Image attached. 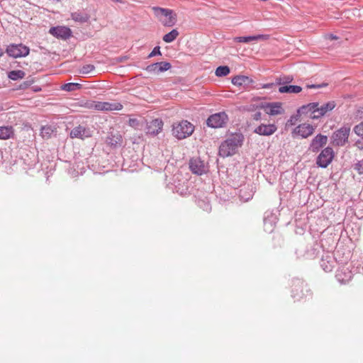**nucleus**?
<instances>
[{
    "label": "nucleus",
    "mask_w": 363,
    "mask_h": 363,
    "mask_svg": "<svg viewBox=\"0 0 363 363\" xmlns=\"http://www.w3.org/2000/svg\"><path fill=\"white\" fill-rule=\"evenodd\" d=\"M230 72V68L228 66H219L216 68L215 74L217 77H225Z\"/></svg>",
    "instance_id": "obj_33"
},
{
    "label": "nucleus",
    "mask_w": 363,
    "mask_h": 363,
    "mask_svg": "<svg viewBox=\"0 0 363 363\" xmlns=\"http://www.w3.org/2000/svg\"><path fill=\"white\" fill-rule=\"evenodd\" d=\"M334 151L332 147L324 148L316 158V164L321 168H326L333 161Z\"/></svg>",
    "instance_id": "obj_6"
},
{
    "label": "nucleus",
    "mask_w": 363,
    "mask_h": 363,
    "mask_svg": "<svg viewBox=\"0 0 363 363\" xmlns=\"http://www.w3.org/2000/svg\"><path fill=\"white\" fill-rule=\"evenodd\" d=\"M353 130L358 136L363 138V121L355 125Z\"/></svg>",
    "instance_id": "obj_37"
},
{
    "label": "nucleus",
    "mask_w": 363,
    "mask_h": 363,
    "mask_svg": "<svg viewBox=\"0 0 363 363\" xmlns=\"http://www.w3.org/2000/svg\"><path fill=\"white\" fill-rule=\"evenodd\" d=\"M13 135V128L11 126L0 127V139L6 140Z\"/></svg>",
    "instance_id": "obj_26"
},
{
    "label": "nucleus",
    "mask_w": 363,
    "mask_h": 363,
    "mask_svg": "<svg viewBox=\"0 0 363 363\" xmlns=\"http://www.w3.org/2000/svg\"><path fill=\"white\" fill-rule=\"evenodd\" d=\"M362 140H358L354 145L360 150H363V138Z\"/></svg>",
    "instance_id": "obj_45"
},
{
    "label": "nucleus",
    "mask_w": 363,
    "mask_h": 363,
    "mask_svg": "<svg viewBox=\"0 0 363 363\" xmlns=\"http://www.w3.org/2000/svg\"><path fill=\"white\" fill-rule=\"evenodd\" d=\"M6 53L12 58L24 57L29 55L30 48L23 45L19 44H10L6 48Z\"/></svg>",
    "instance_id": "obj_3"
},
{
    "label": "nucleus",
    "mask_w": 363,
    "mask_h": 363,
    "mask_svg": "<svg viewBox=\"0 0 363 363\" xmlns=\"http://www.w3.org/2000/svg\"><path fill=\"white\" fill-rule=\"evenodd\" d=\"M245 137L241 133H234L220 144L219 147V155L222 157H228L235 155L244 142Z\"/></svg>",
    "instance_id": "obj_1"
},
{
    "label": "nucleus",
    "mask_w": 363,
    "mask_h": 363,
    "mask_svg": "<svg viewBox=\"0 0 363 363\" xmlns=\"http://www.w3.org/2000/svg\"><path fill=\"white\" fill-rule=\"evenodd\" d=\"M231 82L233 85L237 86H249L252 80L247 76L244 75H236L233 77Z\"/></svg>",
    "instance_id": "obj_22"
},
{
    "label": "nucleus",
    "mask_w": 363,
    "mask_h": 363,
    "mask_svg": "<svg viewBox=\"0 0 363 363\" xmlns=\"http://www.w3.org/2000/svg\"><path fill=\"white\" fill-rule=\"evenodd\" d=\"M153 11H155V14L159 17V16H164L167 17L168 14L172 13V9H164L160 7H153Z\"/></svg>",
    "instance_id": "obj_32"
},
{
    "label": "nucleus",
    "mask_w": 363,
    "mask_h": 363,
    "mask_svg": "<svg viewBox=\"0 0 363 363\" xmlns=\"http://www.w3.org/2000/svg\"><path fill=\"white\" fill-rule=\"evenodd\" d=\"M292 287L291 296L295 301L301 300L305 296L304 288H306V286L304 282L298 279H294ZM305 289L306 291L308 292V289Z\"/></svg>",
    "instance_id": "obj_8"
},
{
    "label": "nucleus",
    "mask_w": 363,
    "mask_h": 363,
    "mask_svg": "<svg viewBox=\"0 0 363 363\" xmlns=\"http://www.w3.org/2000/svg\"><path fill=\"white\" fill-rule=\"evenodd\" d=\"M179 35V31L177 29L172 30L169 33L165 34L162 40L165 43H172L173 42Z\"/></svg>",
    "instance_id": "obj_29"
},
{
    "label": "nucleus",
    "mask_w": 363,
    "mask_h": 363,
    "mask_svg": "<svg viewBox=\"0 0 363 363\" xmlns=\"http://www.w3.org/2000/svg\"><path fill=\"white\" fill-rule=\"evenodd\" d=\"M26 75V73L23 70H13L9 72L8 77L13 81H16L20 79H23Z\"/></svg>",
    "instance_id": "obj_30"
},
{
    "label": "nucleus",
    "mask_w": 363,
    "mask_h": 363,
    "mask_svg": "<svg viewBox=\"0 0 363 363\" xmlns=\"http://www.w3.org/2000/svg\"><path fill=\"white\" fill-rule=\"evenodd\" d=\"M272 86L270 84H267L263 86V88H269Z\"/></svg>",
    "instance_id": "obj_49"
},
{
    "label": "nucleus",
    "mask_w": 363,
    "mask_h": 363,
    "mask_svg": "<svg viewBox=\"0 0 363 363\" xmlns=\"http://www.w3.org/2000/svg\"><path fill=\"white\" fill-rule=\"evenodd\" d=\"M354 169L359 174H363V159L358 161L354 165Z\"/></svg>",
    "instance_id": "obj_40"
},
{
    "label": "nucleus",
    "mask_w": 363,
    "mask_h": 363,
    "mask_svg": "<svg viewBox=\"0 0 363 363\" xmlns=\"http://www.w3.org/2000/svg\"><path fill=\"white\" fill-rule=\"evenodd\" d=\"M31 84V82L30 81H26V82H23L21 86H20V88L21 89H26L27 87H28Z\"/></svg>",
    "instance_id": "obj_46"
},
{
    "label": "nucleus",
    "mask_w": 363,
    "mask_h": 363,
    "mask_svg": "<svg viewBox=\"0 0 363 363\" xmlns=\"http://www.w3.org/2000/svg\"><path fill=\"white\" fill-rule=\"evenodd\" d=\"M242 191H243L242 189H241V190H240V197H241L243 200H245V201H248L250 198H252V194H250V195H249V196H247V197H245V196L242 194Z\"/></svg>",
    "instance_id": "obj_47"
},
{
    "label": "nucleus",
    "mask_w": 363,
    "mask_h": 363,
    "mask_svg": "<svg viewBox=\"0 0 363 363\" xmlns=\"http://www.w3.org/2000/svg\"><path fill=\"white\" fill-rule=\"evenodd\" d=\"M314 130L315 129L313 125L310 124L302 123L294 129L292 134L299 135L302 138H307L313 133Z\"/></svg>",
    "instance_id": "obj_13"
},
{
    "label": "nucleus",
    "mask_w": 363,
    "mask_h": 363,
    "mask_svg": "<svg viewBox=\"0 0 363 363\" xmlns=\"http://www.w3.org/2000/svg\"><path fill=\"white\" fill-rule=\"evenodd\" d=\"M72 20L81 23H86L89 19V15L86 13L76 11L71 13Z\"/></svg>",
    "instance_id": "obj_23"
},
{
    "label": "nucleus",
    "mask_w": 363,
    "mask_h": 363,
    "mask_svg": "<svg viewBox=\"0 0 363 363\" xmlns=\"http://www.w3.org/2000/svg\"><path fill=\"white\" fill-rule=\"evenodd\" d=\"M172 67V65L168 62H155L147 65L145 70L149 73L159 74L169 70Z\"/></svg>",
    "instance_id": "obj_12"
},
{
    "label": "nucleus",
    "mask_w": 363,
    "mask_h": 363,
    "mask_svg": "<svg viewBox=\"0 0 363 363\" xmlns=\"http://www.w3.org/2000/svg\"><path fill=\"white\" fill-rule=\"evenodd\" d=\"M94 69L95 67L93 65H86L81 68L80 73L86 74L92 72Z\"/></svg>",
    "instance_id": "obj_35"
},
{
    "label": "nucleus",
    "mask_w": 363,
    "mask_h": 363,
    "mask_svg": "<svg viewBox=\"0 0 363 363\" xmlns=\"http://www.w3.org/2000/svg\"><path fill=\"white\" fill-rule=\"evenodd\" d=\"M189 169L192 173L197 175H202L208 171V168L204 162L200 157H192L190 159Z\"/></svg>",
    "instance_id": "obj_7"
},
{
    "label": "nucleus",
    "mask_w": 363,
    "mask_h": 363,
    "mask_svg": "<svg viewBox=\"0 0 363 363\" xmlns=\"http://www.w3.org/2000/svg\"><path fill=\"white\" fill-rule=\"evenodd\" d=\"M266 113L267 114L275 116L281 114L284 112V109L281 106V103L274 102L269 103L266 106Z\"/></svg>",
    "instance_id": "obj_21"
},
{
    "label": "nucleus",
    "mask_w": 363,
    "mask_h": 363,
    "mask_svg": "<svg viewBox=\"0 0 363 363\" xmlns=\"http://www.w3.org/2000/svg\"><path fill=\"white\" fill-rule=\"evenodd\" d=\"M82 85L79 83H67L62 86V89L66 91H74L82 89Z\"/></svg>",
    "instance_id": "obj_31"
},
{
    "label": "nucleus",
    "mask_w": 363,
    "mask_h": 363,
    "mask_svg": "<svg viewBox=\"0 0 363 363\" xmlns=\"http://www.w3.org/2000/svg\"><path fill=\"white\" fill-rule=\"evenodd\" d=\"M156 55H162L161 51H160V47L156 46L153 48L152 52L148 55V58H151L152 57H155Z\"/></svg>",
    "instance_id": "obj_39"
},
{
    "label": "nucleus",
    "mask_w": 363,
    "mask_h": 363,
    "mask_svg": "<svg viewBox=\"0 0 363 363\" xmlns=\"http://www.w3.org/2000/svg\"><path fill=\"white\" fill-rule=\"evenodd\" d=\"M277 130L275 124L262 123L255 128L254 133L259 135L269 136L273 135Z\"/></svg>",
    "instance_id": "obj_15"
},
{
    "label": "nucleus",
    "mask_w": 363,
    "mask_h": 363,
    "mask_svg": "<svg viewBox=\"0 0 363 363\" xmlns=\"http://www.w3.org/2000/svg\"><path fill=\"white\" fill-rule=\"evenodd\" d=\"M52 129L50 126L43 127L41 129V135L43 138H49L50 137Z\"/></svg>",
    "instance_id": "obj_38"
},
{
    "label": "nucleus",
    "mask_w": 363,
    "mask_h": 363,
    "mask_svg": "<svg viewBox=\"0 0 363 363\" xmlns=\"http://www.w3.org/2000/svg\"><path fill=\"white\" fill-rule=\"evenodd\" d=\"M164 26L172 27L177 23V14L172 10V13L168 14L164 21H162Z\"/></svg>",
    "instance_id": "obj_28"
},
{
    "label": "nucleus",
    "mask_w": 363,
    "mask_h": 363,
    "mask_svg": "<svg viewBox=\"0 0 363 363\" xmlns=\"http://www.w3.org/2000/svg\"><path fill=\"white\" fill-rule=\"evenodd\" d=\"M350 133V127H342L335 131L332 135L333 144L335 146H343L348 141Z\"/></svg>",
    "instance_id": "obj_5"
},
{
    "label": "nucleus",
    "mask_w": 363,
    "mask_h": 363,
    "mask_svg": "<svg viewBox=\"0 0 363 363\" xmlns=\"http://www.w3.org/2000/svg\"><path fill=\"white\" fill-rule=\"evenodd\" d=\"M328 137L322 134H318L311 141L309 150L313 152H318L321 147L327 144Z\"/></svg>",
    "instance_id": "obj_14"
},
{
    "label": "nucleus",
    "mask_w": 363,
    "mask_h": 363,
    "mask_svg": "<svg viewBox=\"0 0 363 363\" xmlns=\"http://www.w3.org/2000/svg\"><path fill=\"white\" fill-rule=\"evenodd\" d=\"M49 33L53 36L67 40L72 36V30L66 26H55L50 28Z\"/></svg>",
    "instance_id": "obj_10"
},
{
    "label": "nucleus",
    "mask_w": 363,
    "mask_h": 363,
    "mask_svg": "<svg viewBox=\"0 0 363 363\" xmlns=\"http://www.w3.org/2000/svg\"><path fill=\"white\" fill-rule=\"evenodd\" d=\"M302 88L300 86L297 85H286L281 86L279 88V91L280 93H294L297 94L301 92Z\"/></svg>",
    "instance_id": "obj_25"
},
{
    "label": "nucleus",
    "mask_w": 363,
    "mask_h": 363,
    "mask_svg": "<svg viewBox=\"0 0 363 363\" xmlns=\"http://www.w3.org/2000/svg\"><path fill=\"white\" fill-rule=\"evenodd\" d=\"M4 54V51L3 50V49L0 48V57L3 56Z\"/></svg>",
    "instance_id": "obj_50"
},
{
    "label": "nucleus",
    "mask_w": 363,
    "mask_h": 363,
    "mask_svg": "<svg viewBox=\"0 0 363 363\" xmlns=\"http://www.w3.org/2000/svg\"><path fill=\"white\" fill-rule=\"evenodd\" d=\"M252 118L255 121H259L262 119V113L257 111L252 116Z\"/></svg>",
    "instance_id": "obj_44"
},
{
    "label": "nucleus",
    "mask_w": 363,
    "mask_h": 363,
    "mask_svg": "<svg viewBox=\"0 0 363 363\" xmlns=\"http://www.w3.org/2000/svg\"><path fill=\"white\" fill-rule=\"evenodd\" d=\"M262 38V35H249V36H239V37H235L234 38V41L235 42H238V43H249L250 41H253V40H257L259 39H261Z\"/></svg>",
    "instance_id": "obj_27"
},
{
    "label": "nucleus",
    "mask_w": 363,
    "mask_h": 363,
    "mask_svg": "<svg viewBox=\"0 0 363 363\" xmlns=\"http://www.w3.org/2000/svg\"><path fill=\"white\" fill-rule=\"evenodd\" d=\"M336 104L334 101H328L322 106H318V114L311 116V118L313 119H318L323 116H325L328 112L332 111L335 107Z\"/></svg>",
    "instance_id": "obj_18"
},
{
    "label": "nucleus",
    "mask_w": 363,
    "mask_h": 363,
    "mask_svg": "<svg viewBox=\"0 0 363 363\" xmlns=\"http://www.w3.org/2000/svg\"><path fill=\"white\" fill-rule=\"evenodd\" d=\"M99 104V101H87L84 103V106L85 108H89V109H94V110H97V107H96V105Z\"/></svg>",
    "instance_id": "obj_36"
},
{
    "label": "nucleus",
    "mask_w": 363,
    "mask_h": 363,
    "mask_svg": "<svg viewBox=\"0 0 363 363\" xmlns=\"http://www.w3.org/2000/svg\"><path fill=\"white\" fill-rule=\"evenodd\" d=\"M301 114H296V115H293L290 117V118L287 121V124L289 125H294L296 123V122L298 121V118H299V116Z\"/></svg>",
    "instance_id": "obj_41"
},
{
    "label": "nucleus",
    "mask_w": 363,
    "mask_h": 363,
    "mask_svg": "<svg viewBox=\"0 0 363 363\" xmlns=\"http://www.w3.org/2000/svg\"><path fill=\"white\" fill-rule=\"evenodd\" d=\"M327 86V84L323 83V84H310V85H307V88L308 89H318V88H322V87H324V86Z\"/></svg>",
    "instance_id": "obj_43"
},
{
    "label": "nucleus",
    "mask_w": 363,
    "mask_h": 363,
    "mask_svg": "<svg viewBox=\"0 0 363 363\" xmlns=\"http://www.w3.org/2000/svg\"><path fill=\"white\" fill-rule=\"evenodd\" d=\"M353 272L350 268V266H343L339 268L336 272L335 277L338 282L341 284H346L352 279Z\"/></svg>",
    "instance_id": "obj_11"
},
{
    "label": "nucleus",
    "mask_w": 363,
    "mask_h": 363,
    "mask_svg": "<svg viewBox=\"0 0 363 363\" xmlns=\"http://www.w3.org/2000/svg\"><path fill=\"white\" fill-rule=\"evenodd\" d=\"M228 121V116L225 112L222 111L211 115L207 121V125L211 128H218L225 125Z\"/></svg>",
    "instance_id": "obj_4"
},
{
    "label": "nucleus",
    "mask_w": 363,
    "mask_h": 363,
    "mask_svg": "<svg viewBox=\"0 0 363 363\" xmlns=\"http://www.w3.org/2000/svg\"><path fill=\"white\" fill-rule=\"evenodd\" d=\"M284 82L283 83H289L293 80V77L291 76H287L284 77Z\"/></svg>",
    "instance_id": "obj_48"
},
{
    "label": "nucleus",
    "mask_w": 363,
    "mask_h": 363,
    "mask_svg": "<svg viewBox=\"0 0 363 363\" xmlns=\"http://www.w3.org/2000/svg\"><path fill=\"white\" fill-rule=\"evenodd\" d=\"M97 111H120L123 108V105L118 102H102L99 101L96 105Z\"/></svg>",
    "instance_id": "obj_19"
},
{
    "label": "nucleus",
    "mask_w": 363,
    "mask_h": 363,
    "mask_svg": "<svg viewBox=\"0 0 363 363\" xmlns=\"http://www.w3.org/2000/svg\"><path fill=\"white\" fill-rule=\"evenodd\" d=\"M122 142V137L119 134L111 133L106 138V143L111 147H116Z\"/></svg>",
    "instance_id": "obj_24"
},
{
    "label": "nucleus",
    "mask_w": 363,
    "mask_h": 363,
    "mask_svg": "<svg viewBox=\"0 0 363 363\" xmlns=\"http://www.w3.org/2000/svg\"><path fill=\"white\" fill-rule=\"evenodd\" d=\"M91 131L82 125L74 128L70 132L72 138L84 139L91 137Z\"/></svg>",
    "instance_id": "obj_16"
},
{
    "label": "nucleus",
    "mask_w": 363,
    "mask_h": 363,
    "mask_svg": "<svg viewBox=\"0 0 363 363\" xmlns=\"http://www.w3.org/2000/svg\"><path fill=\"white\" fill-rule=\"evenodd\" d=\"M264 225L265 230H268L269 232H272L273 230L274 225L272 223H270L267 218H264Z\"/></svg>",
    "instance_id": "obj_42"
},
{
    "label": "nucleus",
    "mask_w": 363,
    "mask_h": 363,
    "mask_svg": "<svg viewBox=\"0 0 363 363\" xmlns=\"http://www.w3.org/2000/svg\"><path fill=\"white\" fill-rule=\"evenodd\" d=\"M336 263L337 258L335 255L332 253H326L323 255L320 262V267L326 272H331Z\"/></svg>",
    "instance_id": "obj_9"
},
{
    "label": "nucleus",
    "mask_w": 363,
    "mask_h": 363,
    "mask_svg": "<svg viewBox=\"0 0 363 363\" xmlns=\"http://www.w3.org/2000/svg\"><path fill=\"white\" fill-rule=\"evenodd\" d=\"M163 122L160 118L150 121L147 127V133L152 135H157L162 129Z\"/></svg>",
    "instance_id": "obj_17"
},
{
    "label": "nucleus",
    "mask_w": 363,
    "mask_h": 363,
    "mask_svg": "<svg viewBox=\"0 0 363 363\" xmlns=\"http://www.w3.org/2000/svg\"><path fill=\"white\" fill-rule=\"evenodd\" d=\"M319 105L317 102L309 103L306 105H303L301 106L297 112L298 114H307L308 113H311L313 115L318 114V106Z\"/></svg>",
    "instance_id": "obj_20"
},
{
    "label": "nucleus",
    "mask_w": 363,
    "mask_h": 363,
    "mask_svg": "<svg viewBox=\"0 0 363 363\" xmlns=\"http://www.w3.org/2000/svg\"><path fill=\"white\" fill-rule=\"evenodd\" d=\"M198 205L206 211H210L211 209V204L208 201L199 200L198 201Z\"/></svg>",
    "instance_id": "obj_34"
},
{
    "label": "nucleus",
    "mask_w": 363,
    "mask_h": 363,
    "mask_svg": "<svg viewBox=\"0 0 363 363\" xmlns=\"http://www.w3.org/2000/svg\"><path fill=\"white\" fill-rule=\"evenodd\" d=\"M194 131V125L186 120L174 123L172 125V135L178 140H183L189 137Z\"/></svg>",
    "instance_id": "obj_2"
}]
</instances>
